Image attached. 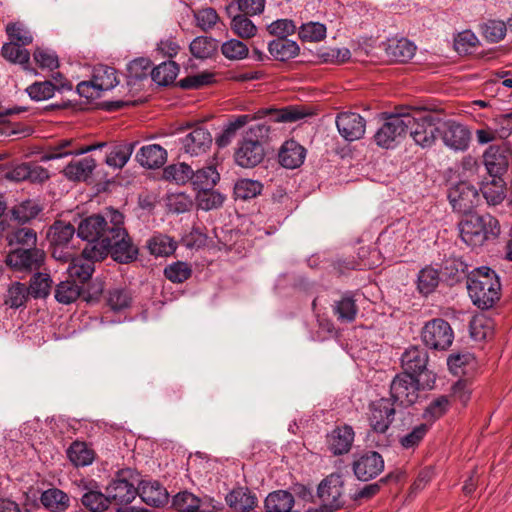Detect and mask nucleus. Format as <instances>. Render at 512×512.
Returning <instances> with one entry per match:
<instances>
[{
    "mask_svg": "<svg viewBox=\"0 0 512 512\" xmlns=\"http://www.w3.org/2000/svg\"><path fill=\"white\" fill-rule=\"evenodd\" d=\"M45 261V253L38 248H13L6 256L5 262L16 272L31 273L39 270Z\"/></svg>",
    "mask_w": 512,
    "mask_h": 512,
    "instance_id": "obj_10",
    "label": "nucleus"
},
{
    "mask_svg": "<svg viewBox=\"0 0 512 512\" xmlns=\"http://www.w3.org/2000/svg\"><path fill=\"white\" fill-rule=\"evenodd\" d=\"M230 27L232 32L241 39L253 38L258 32L253 21L248 16L241 14L232 16Z\"/></svg>",
    "mask_w": 512,
    "mask_h": 512,
    "instance_id": "obj_50",
    "label": "nucleus"
},
{
    "mask_svg": "<svg viewBox=\"0 0 512 512\" xmlns=\"http://www.w3.org/2000/svg\"><path fill=\"white\" fill-rule=\"evenodd\" d=\"M268 51L275 60L285 62L297 57L300 47L296 41L288 38H276L269 42Z\"/></svg>",
    "mask_w": 512,
    "mask_h": 512,
    "instance_id": "obj_27",
    "label": "nucleus"
},
{
    "mask_svg": "<svg viewBox=\"0 0 512 512\" xmlns=\"http://www.w3.org/2000/svg\"><path fill=\"white\" fill-rule=\"evenodd\" d=\"M450 408V400L447 396L441 395L433 399L425 408L422 417L430 426L432 423L443 417Z\"/></svg>",
    "mask_w": 512,
    "mask_h": 512,
    "instance_id": "obj_44",
    "label": "nucleus"
},
{
    "mask_svg": "<svg viewBox=\"0 0 512 512\" xmlns=\"http://www.w3.org/2000/svg\"><path fill=\"white\" fill-rule=\"evenodd\" d=\"M396 409L390 398H380L372 401L368 407V422L371 430L385 434L394 422Z\"/></svg>",
    "mask_w": 512,
    "mask_h": 512,
    "instance_id": "obj_12",
    "label": "nucleus"
},
{
    "mask_svg": "<svg viewBox=\"0 0 512 512\" xmlns=\"http://www.w3.org/2000/svg\"><path fill=\"white\" fill-rule=\"evenodd\" d=\"M336 126L339 134L346 141L361 139L366 130L365 119L354 112H342L336 118Z\"/></svg>",
    "mask_w": 512,
    "mask_h": 512,
    "instance_id": "obj_19",
    "label": "nucleus"
},
{
    "mask_svg": "<svg viewBox=\"0 0 512 512\" xmlns=\"http://www.w3.org/2000/svg\"><path fill=\"white\" fill-rule=\"evenodd\" d=\"M39 212V206L32 200H25L15 205L11 210L12 218L20 223H26L34 219Z\"/></svg>",
    "mask_w": 512,
    "mask_h": 512,
    "instance_id": "obj_57",
    "label": "nucleus"
},
{
    "mask_svg": "<svg viewBox=\"0 0 512 512\" xmlns=\"http://www.w3.org/2000/svg\"><path fill=\"white\" fill-rule=\"evenodd\" d=\"M279 163L287 169L301 166L306 157V149L295 140H287L280 148Z\"/></svg>",
    "mask_w": 512,
    "mask_h": 512,
    "instance_id": "obj_24",
    "label": "nucleus"
},
{
    "mask_svg": "<svg viewBox=\"0 0 512 512\" xmlns=\"http://www.w3.org/2000/svg\"><path fill=\"white\" fill-rule=\"evenodd\" d=\"M134 144L125 143L112 148L106 156V164L113 168H122L126 165L133 153Z\"/></svg>",
    "mask_w": 512,
    "mask_h": 512,
    "instance_id": "obj_51",
    "label": "nucleus"
},
{
    "mask_svg": "<svg viewBox=\"0 0 512 512\" xmlns=\"http://www.w3.org/2000/svg\"><path fill=\"white\" fill-rule=\"evenodd\" d=\"M358 309L355 300L350 295H344L334 306V313L338 320L342 322H352L355 320Z\"/></svg>",
    "mask_w": 512,
    "mask_h": 512,
    "instance_id": "obj_55",
    "label": "nucleus"
},
{
    "mask_svg": "<svg viewBox=\"0 0 512 512\" xmlns=\"http://www.w3.org/2000/svg\"><path fill=\"white\" fill-rule=\"evenodd\" d=\"M192 274L189 264L182 261L174 262L164 269L165 277L173 283H182Z\"/></svg>",
    "mask_w": 512,
    "mask_h": 512,
    "instance_id": "obj_64",
    "label": "nucleus"
},
{
    "mask_svg": "<svg viewBox=\"0 0 512 512\" xmlns=\"http://www.w3.org/2000/svg\"><path fill=\"white\" fill-rule=\"evenodd\" d=\"M74 141L72 139H62L58 143L47 150V152L42 156L44 161L59 159L62 157H66L68 155H81L87 152L94 151L95 146H85V147H74Z\"/></svg>",
    "mask_w": 512,
    "mask_h": 512,
    "instance_id": "obj_28",
    "label": "nucleus"
},
{
    "mask_svg": "<svg viewBox=\"0 0 512 512\" xmlns=\"http://www.w3.org/2000/svg\"><path fill=\"white\" fill-rule=\"evenodd\" d=\"M419 380L409 373L397 374L391 382L390 394L392 401L409 406L418 399Z\"/></svg>",
    "mask_w": 512,
    "mask_h": 512,
    "instance_id": "obj_13",
    "label": "nucleus"
},
{
    "mask_svg": "<svg viewBox=\"0 0 512 512\" xmlns=\"http://www.w3.org/2000/svg\"><path fill=\"white\" fill-rule=\"evenodd\" d=\"M147 248L152 255L168 256L176 250L177 243L167 235L157 234L148 240Z\"/></svg>",
    "mask_w": 512,
    "mask_h": 512,
    "instance_id": "obj_48",
    "label": "nucleus"
},
{
    "mask_svg": "<svg viewBox=\"0 0 512 512\" xmlns=\"http://www.w3.org/2000/svg\"><path fill=\"white\" fill-rule=\"evenodd\" d=\"M108 217L112 224L111 235L102 241V246H97L102 254V259L109 253L118 263H130L138 256V248L132 243L126 229L123 227L124 216L119 211L111 208L108 210Z\"/></svg>",
    "mask_w": 512,
    "mask_h": 512,
    "instance_id": "obj_1",
    "label": "nucleus"
},
{
    "mask_svg": "<svg viewBox=\"0 0 512 512\" xmlns=\"http://www.w3.org/2000/svg\"><path fill=\"white\" fill-rule=\"evenodd\" d=\"M1 54L7 61L19 64L27 69L30 61V53L27 49L21 48V45L15 42L4 43L1 48Z\"/></svg>",
    "mask_w": 512,
    "mask_h": 512,
    "instance_id": "obj_47",
    "label": "nucleus"
},
{
    "mask_svg": "<svg viewBox=\"0 0 512 512\" xmlns=\"http://www.w3.org/2000/svg\"><path fill=\"white\" fill-rule=\"evenodd\" d=\"M462 241L470 247H481L500 234L499 221L490 214H468L458 224Z\"/></svg>",
    "mask_w": 512,
    "mask_h": 512,
    "instance_id": "obj_3",
    "label": "nucleus"
},
{
    "mask_svg": "<svg viewBox=\"0 0 512 512\" xmlns=\"http://www.w3.org/2000/svg\"><path fill=\"white\" fill-rule=\"evenodd\" d=\"M75 234V228L72 224L64 221H56L50 227L48 238L53 246L52 255L59 260H68L71 256L70 252L63 250L68 247L69 242Z\"/></svg>",
    "mask_w": 512,
    "mask_h": 512,
    "instance_id": "obj_18",
    "label": "nucleus"
},
{
    "mask_svg": "<svg viewBox=\"0 0 512 512\" xmlns=\"http://www.w3.org/2000/svg\"><path fill=\"white\" fill-rule=\"evenodd\" d=\"M439 280V271L431 266H426L418 273L417 289L421 294L427 296L436 289Z\"/></svg>",
    "mask_w": 512,
    "mask_h": 512,
    "instance_id": "obj_45",
    "label": "nucleus"
},
{
    "mask_svg": "<svg viewBox=\"0 0 512 512\" xmlns=\"http://www.w3.org/2000/svg\"><path fill=\"white\" fill-rule=\"evenodd\" d=\"M28 296L29 290L26 285L16 281L9 285L4 302L10 308L17 309L25 306Z\"/></svg>",
    "mask_w": 512,
    "mask_h": 512,
    "instance_id": "obj_49",
    "label": "nucleus"
},
{
    "mask_svg": "<svg viewBox=\"0 0 512 512\" xmlns=\"http://www.w3.org/2000/svg\"><path fill=\"white\" fill-rule=\"evenodd\" d=\"M217 49V41L208 36H198L189 45L191 54L197 59H208L216 53Z\"/></svg>",
    "mask_w": 512,
    "mask_h": 512,
    "instance_id": "obj_42",
    "label": "nucleus"
},
{
    "mask_svg": "<svg viewBox=\"0 0 512 512\" xmlns=\"http://www.w3.org/2000/svg\"><path fill=\"white\" fill-rule=\"evenodd\" d=\"M466 286L472 303L479 309L492 308L500 299V279L489 267L482 266L471 271Z\"/></svg>",
    "mask_w": 512,
    "mask_h": 512,
    "instance_id": "obj_2",
    "label": "nucleus"
},
{
    "mask_svg": "<svg viewBox=\"0 0 512 512\" xmlns=\"http://www.w3.org/2000/svg\"><path fill=\"white\" fill-rule=\"evenodd\" d=\"M96 162L92 157L72 161L63 170L64 175L72 181H86L93 173Z\"/></svg>",
    "mask_w": 512,
    "mask_h": 512,
    "instance_id": "obj_31",
    "label": "nucleus"
},
{
    "mask_svg": "<svg viewBox=\"0 0 512 512\" xmlns=\"http://www.w3.org/2000/svg\"><path fill=\"white\" fill-rule=\"evenodd\" d=\"M352 468L357 479L369 481L382 473L384 460L378 452L367 451L355 457Z\"/></svg>",
    "mask_w": 512,
    "mask_h": 512,
    "instance_id": "obj_17",
    "label": "nucleus"
},
{
    "mask_svg": "<svg viewBox=\"0 0 512 512\" xmlns=\"http://www.w3.org/2000/svg\"><path fill=\"white\" fill-rule=\"evenodd\" d=\"M421 340L429 349L445 351L453 343L454 332L446 320L434 318L422 327Z\"/></svg>",
    "mask_w": 512,
    "mask_h": 512,
    "instance_id": "obj_7",
    "label": "nucleus"
},
{
    "mask_svg": "<svg viewBox=\"0 0 512 512\" xmlns=\"http://www.w3.org/2000/svg\"><path fill=\"white\" fill-rule=\"evenodd\" d=\"M109 209L106 210V217L92 215L80 222L78 236L89 242L87 246H102V241L111 235L108 233L112 230V224L108 217Z\"/></svg>",
    "mask_w": 512,
    "mask_h": 512,
    "instance_id": "obj_11",
    "label": "nucleus"
},
{
    "mask_svg": "<svg viewBox=\"0 0 512 512\" xmlns=\"http://www.w3.org/2000/svg\"><path fill=\"white\" fill-rule=\"evenodd\" d=\"M106 493L110 502L117 504H129L137 496L138 490L134 483L129 482L125 477V472L119 473L106 488Z\"/></svg>",
    "mask_w": 512,
    "mask_h": 512,
    "instance_id": "obj_21",
    "label": "nucleus"
},
{
    "mask_svg": "<svg viewBox=\"0 0 512 512\" xmlns=\"http://www.w3.org/2000/svg\"><path fill=\"white\" fill-rule=\"evenodd\" d=\"M326 26L319 22L302 24L299 29V37L307 42H319L326 37Z\"/></svg>",
    "mask_w": 512,
    "mask_h": 512,
    "instance_id": "obj_63",
    "label": "nucleus"
},
{
    "mask_svg": "<svg viewBox=\"0 0 512 512\" xmlns=\"http://www.w3.org/2000/svg\"><path fill=\"white\" fill-rule=\"evenodd\" d=\"M212 136L208 129L197 126L183 138L181 144L184 152L190 156L205 154L212 145Z\"/></svg>",
    "mask_w": 512,
    "mask_h": 512,
    "instance_id": "obj_20",
    "label": "nucleus"
},
{
    "mask_svg": "<svg viewBox=\"0 0 512 512\" xmlns=\"http://www.w3.org/2000/svg\"><path fill=\"white\" fill-rule=\"evenodd\" d=\"M42 505L52 512H63L69 507V497L62 490L51 488L41 494Z\"/></svg>",
    "mask_w": 512,
    "mask_h": 512,
    "instance_id": "obj_37",
    "label": "nucleus"
},
{
    "mask_svg": "<svg viewBox=\"0 0 512 512\" xmlns=\"http://www.w3.org/2000/svg\"><path fill=\"white\" fill-rule=\"evenodd\" d=\"M52 280L48 274L36 273L29 285V294L34 298H45L51 289Z\"/></svg>",
    "mask_w": 512,
    "mask_h": 512,
    "instance_id": "obj_61",
    "label": "nucleus"
},
{
    "mask_svg": "<svg viewBox=\"0 0 512 512\" xmlns=\"http://www.w3.org/2000/svg\"><path fill=\"white\" fill-rule=\"evenodd\" d=\"M201 500L194 494L184 491L173 498V507L178 512H198Z\"/></svg>",
    "mask_w": 512,
    "mask_h": 512,
    "instance_id": "obj_59",
    "label": "nucleus"
},
{
    "mask_svg": "<svg viewBox=\"0 0 512 512\" xmlns=\"http://www.w3.org/2000/svg\"><path fill=\"white\" fill-rule=\"evenodd\" d=\"M355 433L350 425L337 426L327 435L329 451L335 455H343L351 450Z\"/></svg>",
    "mask_w": 512,
    "mask_h": 512,
    "instance_id": "obj_22",
    "label": "nucleus"
},
{
    "mask_svg": "<svg viewBox=\"0 0 512 512\" xmlns=\"http://www.w3.org/2000/svg\"><path fill=\"white\" fill-rule=\"evenodd\" d=\"M8 246L14 248H36L37 233L28 227L17 228L7 234Z\"/></svg>",
    "mask_w": 512,
    "mask_h": 512,
    "instance_id": "obj_36",
    "label": "nucleus"
},
{
    "mask_svg": "<svg viewBox=\"0 0 512 512\" xmlns=\"http://www.w3.org/2000/svg\"><path fill=\"white\" fill-rule=\"evenodd\" d=\"M141 166L150 169L159 168L167 160V152L158 144L143 146L136 155Z\"/></svg>",
    "mask_w": 512,
    "mask_h": 512,
    "instance_id": "obj_29",
    "label": "nucleus"
},
{
    "mask_svg": "<svg viewBox=\"0 0 512 512\" xmlns=\"http://www.w3.org/2000/svg\"><path fill=\"white\" fill-rule=\"evenodd\" d=\"M448 199L454 211L468 215L478 205L480 196L473 185L462 181L450 187Z\"/></svg>",
    "mask_w": 512,
    "mask_h": 512,
    "instance_id": "obj_14",
    "label": "nucleus"
},
{
    "mask_svg": "<svg viewBox=\"0 0 512 512\" xmlns=\"http://www.w3.org/2000/svg\"><path fill=\"white\" fill-rule=\"evenodd\" d=\"M193 16L196 26L204 32L212 30L220 21L217 11L212 7L194 10Z\"/></svg>",
    "mask_w": 512,
    "mask_h": 512,
    "instance_id": "obj_56",
    "label": "nucleus"
},
{
    "mask_svg": "<svg viewBox=\"0 0 512 512\" xmlns=\"http://www.w3.org/2000/svg\"><path fill=\"white\" fill-rule=\"evenodd\" d=\"M225 199V195L214 188L199 190L195 197L197 207L204 211L222 207Z\"/></svg>",
    "mask_w": 512,
    "mask_h": 512,
    "instance_id": "obj_41",
    "label": "nucleus"
},
{
    "mask_svg": "<svg viewBox=\"0 0 512 512\" xmlns=\"http://www.w3.org/2000/svg\"><path fill=\"white\" fill-rule=\"evenodd\" d=\"M481 191L487 203L496 206L506 197V184L502 178H492L491 181L483 184Z\"/></svg>",
    "mask_w": 512,
    "mask_h": 512,
    "instance_id": "obj_40",
    "label": "nucleus"
},
{
    "mask_svg": "<svg viewBox=\"0 0 512 512\" xmlns=\"http://www.w3.org/2000/svg\"><path fill=\"white\" fill-rule=\"evenodd\" d=\"M408 124L409 120H405V114L390 115L374 134L376 145L383 149L395 148L406 135Z\"/></svg>",
    "mask_w": 512,
    "mask_h": 512,
    "instance_id": "obj_9",
    "label": "nucleus"
},
{
    "mask_svg": "<svg viewBox=\"0 0 512 512\" xmlns=\"http://www.w3.org/2000/svg\"><path fill=\"white\" fill-rule=\"evenodd\" d=\"M142 500L151 506L159 507L167 502L168 493L158 482H145L139 492Z\"/></svg>",
    "mask_w": 512,
    "mask_h": 512,
    "instance_id": "obj_35",
    "label": "nucleus"
},
{
    "mask_svg": "<svg viewBox=\"0 0 512 512\" xmlns=\"http://www.w3.org/2000/svg\"><path fill=\"white\" fill-rule=\"evenodd\" d=\"M81 287L75 280L60 282L55 289V299L62 304H70L78 299Z\"/></svg>",
    "mask_w": 512,
    "mask_h": 512,
    "instance_id": "obj_53",
    "label": "nucleus"
},
{
    "mask_svg": "<svg viewBox=\"0 0 512 512\" xmlns=\"http://www.w3.org/2000/svg\"><path fill=\"white\" fill-rule=\"evenodd\" d=\"M265 157L263 144L259 140L246 137L238 143L234 158L238 166L243 168H253L260 164Z\"/></svg>",
    "mask_w": 512,
    "mask_h": 512,
    "instance_id": "obj_16",
    "label": "nucleus"
},
{
    "mask_svg": "<svg viewBox=\"0 0 512 512\" xmlns=\"http://www.w3.org/2000/svg\"><path fill=\"white\" fill-rule=\"evenodd\" d=\"M484 165L491 178H502L509 165L505 152L498 147H490L483 155Z\"/></svg>",
    "mask_w": 512,
    "mask_h": 512,
    "instance_id": "obj_26",
    "label": "nucleus"
},
{
    "mask_svg": "<svg viewBox=\"0 0 512 512\" xmlns=\"http://www.w3.org/2000/svg\"><path fill=\"white\" fill-rule=\"evenodd\" d=\"M438 133L444 145L454 151H464L468 148L470 142V131L466 126L454 121L443 122L438 129Z\"/></svg>",
    "mask_w": 512,
    "mask_h": 512,
    "instance_id": "obj_15",
    "label": "nucleus"
},
{
    "mask_svg": "<svg viewBox=\"0 0 512 512\" xmlns=\"http://www.w3.org/2000/svg\"><path fill=\"white\" fill-rule=\"evenodd\" d=\"M428 363V354L419 346H411L407 348L401 357L402 368L404 373L417 375L422 373Z\"/></svg>",
    "mask_w": 512,
    "mask_h": 512,
    "instance_id": "obj_25",
    "label": "nucleus"
},
{
    "mask_svg": "<svg viewBox=\"0 0 512 512\" xmlns=\"http://www.w3.org/2000/svg\"><path fill=\"white\" fill-rule=\"evenodd\" d=\"M82 504L90 510V512H104L108 509L110 501L106 494L99 491L90 490L82 496Z\"/></svg>",
    "mask_w": 512,
    "mask_h": 512,
    "instance_id": "obj_58",
    "label": "nucleus"
},
{
    "mask_svg": "<svg viewBox=\"0 0 512 512\" xmlns=\"http://www.w3.org/2000/svg\"><path fill=\"white\" fill-rule=\"evenodd\" d=\"M263 185L261 182L252 179H239L234 185L236 199L248 200L261 194Z\"/></svg>",
    "mask_w": 512,
    "mask_h": 512,
    "instance_id": "obj_52",
    "label": "nucleus"
},
{
    "mask_svg": "<svg viewBox=\"0 0 512 512\" xmlns=\"http://www.w3.org/2000/svg\"><path fill=\"white\" fill-rule=\"evenodd\" d=\"M69 460L77 467H84L92 464L94 451L85 442L75 441L67 450Z\"/></svg>",
    "mask_w": 512,
    "mask_h": 512,
    "instance_id": "obj_38",
    "label": "nucleus"
},
{
    "mask_svg": "<svg viewBox=\"0 0 512 512\" xmlns=\"http://www.w3.org/2000/svg\"><path fill=\"white\" fill-rule=\"evenodd\" d=\"M405 120H409L407 132H409L416 145L422 148H430L436 141L438 118L426 110L415 111L414 114H405Z\"/></svg>",
    "mask_w": 512,
    "mask_h": 512,
    "instance_id": "obj_4",
    "label": "nucleus"
},
{
    "mask_svg": "<svg viewBox=\"0 0 512 512\" xmlns=\"http://www.w3.org/2000/svg\"><path fill=\"white\" fill-rule=\"evenodd\" d=\"M179 67L174 61H164L151 71L152 79L161 86H167L174 82L178 75Z\"/></svg>",
    "mask_w": 512,
    "mask_h": 512,
    "instance_id": "obj_43",
    "label": "nucleus"
},
{
    "mask_svg": "<svg viewBox=\"0 0 512 512\" xmlns=\"http://www.w3.org/2000/svg\"><path fill=\"white\" fill-rule=\"evenodd\" d=\"M309 113L301 106L290 105L287 107H283L281 109H273V108H263L258 110L254 116L244 114L235 117L233 120H230L226 126L231 129L233 132L237 133L239 129L248 124L251 120L254 119H262L264 117L270 116L271 120L274 122H296L308 116Z\"/></svg>",
    "mask_w": 512,
    "mask_h": 512,
    "instance_id": "obj_5",
    "label": "nucleus"
},
{
    "mask_svg": "<svg viewBox=\"0 0 512 512\" xmlns=\"http://www.w3.org/2000/svg\"><path fill=\"white\" fill-rule=\"evenodd\" d=\"M293 507L294 497L287 491H274L265 499L266 512H299Z\"/></svg>",
    "mask_w": 512,
    "mask_h": 512,
    "instance_id": "obj_32",
    "label": "nucleus"
},
{
    "mask_svg": "<svg viewBox=\"0 0 512 512\" xmlns=\"http://www.w3.org/2000/svg\"><path fill=\"white\" fill-rule=\"evenodd\" d=\"M6 33L10 42H15L21 46H27L33 42L31 32L19 22L9 23L6 26Z\"/></svg>",
    "mask_w": 512,
    "mask_h": 512,
    "instance_id": "obj_62",
    "label": "nucleus"
},
{
    "mask_svg": "<svg viewBox=\"0 0 512 512\" xmlns=\"http://www.w3.org/2000/svg\"><path fill=\"white\" fill-rule=\"evenodd\" d=\"M91 80L99 94L103 91L113 89L119 83L116 70L105 65L95 67Z\"/></svg>",
    "mask_w": 512,
    "mask_h": 512,
    "instance_id": "obj_34",
    "label": "nucleus"
},
{
    "mask_svg": "<svg viewBox=\"0 0 512 512\" xmlns=\"http://www.w3.org/2000/svg\"><path fill=\"white\" fill-rule=\"evenodd\" d=\"M221 52L229 60H241L248 56V46L239 39H229L221 46Z\"/></svg>",
    "mask_w": 512,
    "mask_h": 512,
    "instance_id": "obj_60",
    "label": "nucleus"
},
{
    "mask_svg": "<svg viewBox=\"0 0 512 512\" xmlns=\"http://www.w3.org/2000/svg\"><path fill=\"white\" fill-rule=\"evenodd\" d=\"M54 80L57 84L52 83L51 81H41L34 82L30 86L26 88V92L30 96V98L34 101H44L52 98L57 89H71L72 86L69 83H62L60 79H62V75L60 73H56L53 76Z\"/></svg>",
    "mask_w": 512,
    "mask_h": 512,
    "instance_id": "obj_23",
    "label": "nucleus"
},
{
    "mask_svg": "<svg viewBox=\"0 0 512 512\" xmlns=\"http://www.w3.org/2000/svg\"><path fill=\"white\" fill-rule=\"evenodd\" d=\"M166 180L174 181L176 184L191 182L193 177L192 168L186 163H177L167 166L163 171Z\"/></svg>",
    "mask_w": 512,
    "mask_h": 512,
    "instance_id": "obj_54",
    "label": "nucleus"
},
{
    "mask_svg": "<svg viewBox=\"0 0 512 512\" xmlns=\"http://www.w3.org/2000/svg\"><path fill=\"white\" fill-rule=\"evenodd\" d=\"M416 51V46L406 38L391 39L386 47V54L391 61L406 62Z\"/></svg>",
    "mask_w": 512,
    "mask_h": 512,
    "instance_id": "obj_30",
    "label": "nucleus"
},
{
    "mask_svg": "<svg viewBox=\"0 0 512 512\" xmlns=\"http://www.w3.org/2000/svg\"><path fill=\"white\" fill-rule=\"evenodd\" d=\"M321 506L306 512H334L345 504L344 480L340 474L333 473L321 481L317 489Z\"/></svg>",
    "mask_w": 512,
    "mask_h": 512,
    "instance_id": "obj_6",
    "label": "nucleus"
},
{
    "mask_svg": "<svg viewBox=\"0 0 512 512\" xmlns=\"http://www.w3.org/2000/svg\"><path fill=\"white\" fill-rule=\"evenodd\" d=\"M102 259V254L97 246H86L80 255L69 257L67 273L70 278L80 283L91 279L95 270V262ZM67 262V260H65Z\"/></svg>",
    "mask_w": 512,
    "mask_h": 512,
    "instance_id": "obj_8",
    "label": "nucleus"
},
{
    "mask_svg": "<svg viewBox=\"0 0 512 512\" xmlns=\"http://www.w3.org/2000/svg\"><path fill=\"white\" fill-rule=\"evenodd\" d=\"M227 504L236 511H250L257 505V498L247 488L239 487L226 496Z\"/></svg>",
    "mask_w": 512,
    "mask_h": 512,
    "instance_id": "obj_33",
    "label": "nucleus"
},
{
    "mask_svg": "<svg viewBox=\"0 0 512 512\" xmlns=\"http://www.w3.org/2000/svg\"><path fill=\"white\" fill-rule=\"evenodd\" d=\"M220 180V175L215 167L208 166L197 171H193V177H191V184L194 190H204L214 188L217 182Z\"/></svg>",
    "mask_w": 512,
    "mask_h": 512,
    "instance_id": "obj_39",
    "label": "nucleus"
},
{
    "mask_svg": "<svg viewBox=\"0 0 512 512\" xmlns=\"http://www.w3.org/2000/svg\"><path fill=\"white\" fill-rule=\"evenodd\" d=\"M429 430L430 425L428 423L415 425L410 431L399 437L400 446L405 450L416 449L426 437Z\"/></svg>",
    "mask_w": 512,
    "mask_h": 512,
    "instance_id": "obj_46",
    "label": "nucleus"
}]
</instances>
